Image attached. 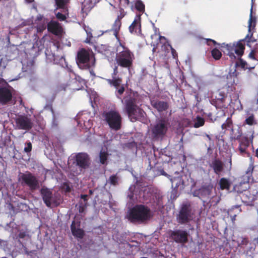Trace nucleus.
Instances as JSON below:
<instances>
[{
    "instance_id": "nucleus-31",
    "label": "nucleus",
    "mask_w": 258,
    "mask_h": 258,
    "mask_svg": "<svg viewBox=\"0 0 258 258\" xmlns=\"http://www.w3.org/2000/svg\"><path fill=\"white\" fill-rule=\"evenodd\" d=\"M108 157V154L106 151H101L99 153V161L100 163L103 165L107 164Z\"/></svg>"
},
{
    "instance_id": "nucleus-30",
    "label": "nucleus",
    "mask_w": 258,
    "mask_h": 258,
    "mask_svg": "<svg viewBox=\"0 0 258 258\" xmlns=\"http://www.w3.org/2000/svg\"><path fill=\"white\" fill-rule=\"evenodd\" d=\"M232 125L233 122L231 118L228 117L225 122L222 124L221 128L222 130H228V128H231V132H234Z\"/></svg>"
},
{
    "instance_id": "nucleus-57",
    "label": "nucleus",
    "mask_w": 258,
    "mask_h": 258,
    "mask_svg": "<svg viewBox=\"0 0 258 258\" xmlns=\"http://www.w3.org/2000/svg\"><path fill=\"white\" fill-rule=\"evenodd\" d=\"M120 1H122V2H124V4H126L127 5H128L130 4L129 0H120Z\"/></svg>"
},
{
    "instance_id": "nucleus-23",
    "label": "nucleus",
    "mask_w": 258,
    "mask_h": 258,
    "mask_svg": "<svg viewBox=\"0 0 258 258\" xmlns=\"http://www.w3.org/2000/svg\"><path fill=\"white\" fill-rule=\"evenodd\" d=\"M70 0H55L56 9H61L62 13H67L69 11L68 5Z\"/></svg>"
},
{
    "instance_id": "nucleus-10",
    "label": "nucleus",
    "mask_w": 258,
    "mask_h": 258,
    "mask_svg": "<svg viewBox=\"0 0 258 258\" xmlns=\"http://www.w3.org/2000/svg\"><path fill=\"white\" fill-rule=\"evenodd\" d=\"M15 123L18 130L29 131L33 126L31 119L27 115H18L15 118Z\"/></svg>"
},
{
    "instance_id": "nucleus-2",
    "label": "nucleus",
    "mask_w": 258,
    "mask_h": 258,
    "mask_svg": "<svg viewBox=\"0 0 258 258\" xmlns=\"http://www.w3.org/2000/svg\"><path fill=\"white\" fill-rule=\"evenodd\" d=\"M115 61L118 66L130 70L133 66L135 55L125 43L119 42L117 47Z\"/></svg>"
},
{
    "instance_id": "nucleus-22",
    "label": "nucleus",
    "mask_w": 258,
    "mask_h": 258,
    "mask_svg": "<svg viewBox=\"0 0 258 258\" xmlns=\"http://www.w3.org/2000/svg\"><path fill=\"white\" fill-rule=\"evenodd\" d=\"M71 230L72 234L77 238L82 239L85 235V232L83 229L80 228H76L75 221H73L71 225Z\"/></svg>"
},
{
    "instance_id": "nucleus-7",
    "label": "nucleus",
    "mask_w": 258,
    "mask_h": 258,
    "mask_svg": "<svg viewBox=\"0 0 258 258\" xmlns=\"http://www.w3.org/2000/svg\"><path fill=\"white\" fill-rule=\"evenodd\" d=\"M222 47L225 48L224 52L227 55H229L232 59H235L236 58L235 54H237V56L241 57L244 53L245 49L244 45L241 42V41H239L236 44H222Z\"/></svg>"
},
{
    "instance_id": "nucleus-44",
    "label": "nucleus",
    "mask_w": 258,
    "mask_h": 258,
    "mask_svg": "<svg viewBox=\"0 0 258 258\" xmlns=\"http://www.w3.org/2000/svg\"><path fill=\"white\" fill-rule=\"evenodd\" d=\"M247 147H245L244 146L241 145L239 144L238 150L240 152L241 155H243L244 154L246 153V150L247 149Z\"/></svg>"
},
{
    "instance_id": "nucleus-37",
    "label": "nucleus",
    "mask_w": 258,
    "mask_h": 258,
    "mask_svg": "<svg viewBox=\"0 0 258 258\" xmlns=\"http://www.w3.org/2000/svg\"><path fill=\"white\" fill-rule=\"evenodd\" d=\"M244 124H248L249 125H253L256 124V122L254 119L253 114H251L247 117L244 120Z\"/></svg>"
},
{
    "instance_id": "nucleus-14",
    "label": "nucleus",
    "mask_w": 258,
    "mask_h": 258,
    "mask_svg": "<svg viewBox=\"0 0 258 258\" xmlns=\"http://www.w3.org/2000/svg\"><path fill=\"white\" fill-rule=\"evenodd\" d=\"M107 83L116 89V95L121 96L125 91V87L123 84H121L122 79L121 78L117 77L112 79H106Z\"/></svg>"
},
{
    "instance_id": "nucleus-50",
    "label": "nucleus",
    "mask_w": 258,
    "mask_h": 258,
    "mask_svg": "<svg viewBox=\"0 0 258 258\" xmlns=\"http://www.w3.org/2000/svg\"><path fill=\"white\" fill-rule=\"evenodd\" d=\"M118 73V67L117 66H115L113 69V73L111 75L112 78H117V77H116Z\"/></svg>"
},
{
    "instance_id": "nucleus-26",
    "label": "nucleus",
    "mask_w": 258,
    "mask_h": 258,
    "mask_svg": "<svg viewBox=\"0 0 258 258\" xmlns=\"http://www.w3.org/2000/svg\"><path fill=\"white\" fill-rule=\"evenodd\" d=\"M121 24V21L117 20H115L113 24H112L111 31L113 32V35L116 37H117L118 35L119 32L120 30Z\"/></svg>"
},
{
    "instance_id": "nucleus-56",
    "label": "nucleus",
    "mask_w": 258,
    "mask_h": 258,
    "mask_svg": "<svg viewBox=\"0 0 258 258\" xmlns=\"http://www.w3.org/2000/svg\"><path fill=\"white\" fill-rule=\"evenodd\" d=\"M212 116V113H209L208 114V117H209V119L211 120V122H214L216 120V118H214V119H213V117H211Z\"/></svg>"
},
{
    "instance_id": "nucleus-28",
    "label": "nucleus",
    "mask_w": 258,
    "mask_h": 258,
    "mask_svg": "<svg viewBox=\"0 0 258 258\" xmlns=\"http://www.w3.org/2000/svg\"><path fill=\"white\" fill-rule=\"evenodd\" d=\"M256 25V18L252 16V9H250V13L249 16V19L248 20V32L250 33L251 31H253V30L255 29Z\"/></svg>"
},
{
    "instance_id": "nucleus-11",
    "label": "nucleus",
    "mask_w": 258,
    "mask_h": 258,
    "mask_svg": "<svg viewBox=\"0 0 258 258\" xmlns=\"http://www.w3.org/2000/svg\"><path fill=\"white\" fill-rule=\"evenodd\" d=\"M75 163L81 170L88 169L91 164L89 155L84 152H80L75 156Z\"/></svg>"
},
{
    "instance_id": "nucleus-43",
    "label": "nucleus",
    "mask_w": 258,
    "mask_h": 258,
    "mask_svg": "<svg viewBox=\"0 0 258 258\" xmlns=\"http://www.w3.org/2000/svg\"><path fill=\"white\" fill-rule=\"evenodd\" d=\"M87 203L83 204L82 202H80L78 208L79 213H83L87 207Z\"/></svg>"
},
{
    "instance_id": "nucleus-52",
    "label": "nucleus",
    "mask_w": 258,
    "mask_h": 258,
    "mask_svg": "<svg viewBox=\"0 0 258 258\" xmlns=\"http://www.w3.org/2000/svg\"><path fill=\"white\" fill-rule=\"evenodd\" d=\"M81 198L84 200V201L85 202L84 203L87 204V201H88V195H81Z\"/></svg>"
},
{
    "instance_id": "nucleus-29",
    "label": "nucleus",
    "mask_w": 258,
    "mask_h": 258,
    "mask_svg": "<svg viewBox=\"0 0 258 258\" xmlns=\"http://www.w3.org/2000/svg\"><path fill=\"white\" fill-rule=\"evenodd\" d=\"M135 8L140 13H143L145 12V6L141 0H136L135 2Z\"/></svg>"
},
{
    "instance_id": "nucleus-33",
    "label": "nucleus",
    "mask_w": 258,
    "mask_h": 258,
    "mask_svg": "<svg viewBox=\"0 0 258 258\" xmlns=\"http://www.w3.org/2000/svg\"><path fill=\"white\" fill-rule=\"evenodd\" d=\"M242 131L240 126H239L237 130V133L236 134H234L232 132L231 134V138L234 140H240L241 138H242Z\"/></svg>"
},
{
    "instance_id": "nucleus-64",
    "label": "nucleus",
    "mask_w": 258,
    "mask_h": 258,
    "mask_svg": "<svg viewBox=\"0 0 258 258\" xmlns=\"http://www.w3.org/2000/svg\"><path fill=\"white\" fill-rule=\"evenodd\" d=\"M27 3H31L34 1V0H25Z\"/></svg>"
},
{
    "instance_id": "nucleus-18",
    "label": "nucleus",
    "mask_w": 258,
    "mask_h": 258,
    "mask_svg": "<svg viewBox=\"0 0 258 258\" xmlns=\"http://www.w3.org/2000/svg\"><path fill=\"white\" fill-rule=\"evenodd\" d=\"M43 201L48 207H50L53 199L52 191L47 188H42L40 190Z\"/></svg>"
},
{
    "instance_id": "nucleus-38",
    "label": "nucleus",
    "mask_w": 258,
    "mask_h": 258,
    "mask_svg": "<svg viewBox=\"0 0 258 258\" xmlns=\"http://www.w3.org/2000/svg\"><path fill=\"white\" fill-rule=\"evenodd\" d=\"M56 18L57 20L60 21H63L66 20L67 17L69 16V11L67 13H61L60 12H58L55 14Z\"/></svg>"
},
{
    "instance_id": "nucleus-34",
    "label": "nucleus",
    "mask_w": 258,
    "mask_h": 258,
    "mask_svg": "<svg viewBox=\"0 0 258 258\" xmlns=\"http://www.w3.org/2000/svg\"><path fill=\"white\" fill-rule=\"evenodd\" d=\"M211 55L215 60H219L222 56V53L219 49L215 48L211 51Z\"/></svg>"
},
{
    "instance_id": "nucleus-49",
    "label": "nucleus",
    "mask_w": 258,
    "mask_h": 258,
    "mask_svg": "<svg viewBox=\"0 0 258 258\" xmlns=\"http://www.w3.org/2000/svg\"><path fill=\"white\" fill-rule=\"evenodd\" d=\"M43 19V16L41 14H39L37 15L35 20V24H37L38 23L42 22L43 21H42Z\"/></svg>"
},
{
    "instance_id": "nucleus-13",
    "label": "nucleus",
    "mask_w": 258,
    "mask_h": 258,
    "mask_svg": "<svg viewBox=\"0 0 258 258\" xmlns=\"http://www.w3.org/2000/svg\"><path fill=\"white\" fill-rule=\"evenodd\" d=\"M170 236L178 243L184 244L188 241V233L185 230L178 229L171 231Z\"/></svg>"
},
{
    "instance_id": "nucleus-46",
    "label": "nucleus",
    "mask_w": 258,
    "mask_h": 258,
    "mask_svg": "<svg viewBox=\"0 0 258 258\" xmlns=\"http://www.w3.org/2000/svg\"><path fill=\"white\" fill-rule=\"evenodd\" d=\"M125 147L128 149H133L136 147V144L135 142L127 143L125 144Z\"/></svg>"
},
{
    "instance_id": "nucleus-21",
    "label": "nucleus",
    "mask_w": 258,
    "mask_h": 258,
    "mask_svg": "<svg viewBox=\"0 0 258 258\" xmlns=\"http://www.w3.org/2000/svg\"><path fill=\"white\" fill-rule=\"evenodd\" d=\"M151 105L159 112L166 111L169 106L167 102L158 100L151 101Z\"/></svg>"
},
{
    "instance_id": "nucleus-55",
    "label": "nucleus",
    "mask_w": 258,
    "mask_h": 258,
    "mask_svg": "<svg viewBox=\"0 0 258 258\" xmlns=\"http://www.w3.org/2000/svg\"><path fill=\"white\" fill-rule=\"evenodd\" d=\"M171 52L172 53V55H173V56L174 58H175L177 56V54L176 53V51L172 47H171Z\"/></svg>"
},
{
    "instance_id": "nucleus-6",
    "label": "nucleus",
    "mask_w": 258,
    "mask_h": 258,
    "mask_svg": "<svg viewBox=\"0 0 258 258\" xmlns=\"http://www.w3.org/2000/svg\"><path fill=\"white\" fill-rule=\"evenodd\" d=\"M102 116L104 120L109 127L114 131H118L121 127L122 117L119 113L115 110L104 112Z\"/></svg>"
},
{
    "instance_id": "nucleus-3",
    "label": "nucleus",
    "mask_w": 258,
    "mask_h": 258,
    "mask_svg": "<svg viewBox=\"0 0 258 258\" xmlns=\"http://www.w3.org/2000/svg\"><path fill=\"white\" fill-rule=\"evenodd\" d=\"M152 217L150 209L143 205H137L132 208L127 215L128 220L132 223H142Z\"/></svg>"
},
{
    "instance_id": "nucleus-42",
    "label": "nucleus",
    "mask_w": 258,
    "mask_h": 258,
    "mask_svg": "<svg viewBox=\"0 0 258 258\" xmlns=\"http://www.w3.org/2000/svg\"><path fill=\"white\" fill-rule=\"evenodd\" d=\"M35 24L36 25V28L38 33L42 32L46 28V25L44 21H43L42 22L38 23L37 24Z\"/></svg>"
},
{
    "instance_id": "nucleus-36",
    "label": "nucleus",
    "mask_w": 258,
    "mask_h": 258,
    "mask_svg": "<svg viewBox=\"0 0 258 258\" xmlns=\"http://www.w3.org/2000/svg\"><path fill=\"white\" fill-rule=\"evenodd\" d=\"M237 65L239 66V67H240L242 69H243L244 70H246V69L250 70V69L254 68V67H248L247 62L245 60H244L243 59H242L241 57H240L239 58L238 63H237Z\"/></svg>"
},
{
    "instance_id": "nucleus-54",
    "label": "nucleus",
    "mask_w": 258,
    "mask_h": 258,
    "mask_svg": "<svg viewBox=\"0 0 258 258\" xmlns=\"http://www.w3.org/2000/svg\"><path fill=\"white\" fill-rule=\"evenodd\" d=\"M26 233L23 232H20L18 236L20 238H24L26 236Z\"/></svg>"
},
{
    "instance_id": "nucleus-53",
    "label": "nucleus",
    "mask_w": 258,
    "mask_h": 258,
    "mask_svg": "<svg viewBox=\"0 0 258 258\" xmlns=\"http://www.w3.org/2000/svg\"><path fill=\"white\" fill-rule=\"evenodd\" d=\"M253 168H254L253 166L252 165H250L248 167V168L247 169V171H246V173H247V174L249 173H251L252 172Z\"/></svg>"
},
{
    "instance_id": "nucleus-25",
    "label": "nucleus",
    "mask_w": 258,
    "mask_h": 258,
    "mask_svg": "<svg viewBox=\"0 0 258 258\" xmlns=\"http://www.w3.org/2000/svg\"><path fill=\"white\" fill-rule=\"evenodd\" d=\"M231 185L230 180L225 177L221 178L219 181V188L221 190H229Z\"/></svg>"
},
{
    "instance_id": "nucleus-58",
    "label": "nucleus",
    "mask_w": 258,
    "mask_h": 258,
    "mask_svg": "<svg viewBox=\"0 0 258 258\" xmlns=\"http://www.w3.org/2000/svg\"><path fill=\"white\" fill-rule=\"evenodd\" d=\"M229 165H230V168H231V166H232V159H231V156H230L229 159Z\"/></svg>"
},
{
    "instance_id": "nucleus-40",
    "label": "nucleus",
    "mask_w": 258,
    "mask_h": 258,
    "mask_svg": "<svg viewBox=\"0 0 258 258\" xmlns=\"http://www.w3.org/2000/svg\"><path fill=\"white\" fill-rule=\"evenodd\" d=\"M239 142V144L248 147L250 144L249 140L247 137H243L240 140H237Z\"/></svg>"
},
{
    "instance_id": "nucleus-5",
    "label": "nucleus",
    "mask_w": 258,
    "mask_h": 258,
    "mask_svg": "<svg viewBox=\"0 0 258 258\" xmlns=\"http://www.w3.org/2000/svg\"><path fill=\"white\" fill-rule=\"evenodd\" d=\"M194 212L191 204L189 202L182 203L176 215V221L179 224H187L192 220Z\"/></svg>"
},
{
    "instance_id": "nucleus-12",
    "label": "nucleus",
    "mask_w": 258,
    "mask_h": 258,
    "mask_svg": "<svg viewBox=\"0 0 258 258\" xmlns=\"http://www.w3.org/2000/svg\"><path fill=\"white\" fill-rule=\"evenodd\" d=\"M227 94L223 91L219 90L218 93L216 95L214 98H212L210 102L217 108H226V99Z\"/></svg>"
},
{
    "instance_id": "nucleus-35",
    "label": "nucleus",
    "mask_w": 258,
    "mask_h": 258,
    "mask_svg": "<svg viewBox=\"0 0 258 258\" xmlns=\"http://www.w3.org/2000/svg\"><path fill=\"white\" fill-rule=\"evenodd\" d=\"M235 77L231 74L227 75V85L228 86V88H230V87L232 88L233 87L234 85L235 84Z\"/></svg>"
},
{
    "instance_id": "nucleus-9",
    "label": "nucleus",
    "mask_w": 258,
    "mask_h": 258,
    "mask_svg": "<svg viewBox=\"0 0 258 258\" xmlns=\"http://www.w3.org/2000/svg\"><path fill=\"white\" fill-rule=\"evenodd\" d=\"M20 179L22 182L24 183L32 190H35L39 187V182L37 177L29 171L22 173Z\"/></svg>"
},
{
    "instance_id": "nucleus-16",
    "label": "nucleus",
    "mask_w": 258,
    "mask_h": 258,
    "mask_svg": "<svg viewBox=\"0 0 258 258\" xmlns=\"http://www.w3.org/2000/svg\"><path fill=\"white\" fill-rule=\"evenodd\" d=\"M211 193V188L209 186H202L198 189L195 190L192 195L194 197H198L205 201L209 198Z\"/></svg>"
},
{
    "instance_id": "nucleus-51",
    "label": "nucleus",
    "mask_w": 258,
    "mask_h": 258,
    "mask_svg": "<svg viewBox=\"0 0 258 258\" xmlns=\"http://www.w3.org/2000/svg\"><path fill=\"white\" fill-rule=\"evenodd\" d=\"M211 43H212L214 45H219L216 41L214 40L211 39H207V43L208 45H211Z\"/></svg>"
},
{
    "instance_id": "nucleus-63",
    "label": "nucleus",
    "mask_w": 258,
    "mask_h": 258,
    "mask_svg": "<svg viewBox=\"0 0 258 258\" xmlns=\"http://www.w3.org/2000/svg\"><path fill=\"white\" fill-rule=\"evenodd\" d=\"M206 137H207V138L209 140H211V137L210 136V135H206Z\"/></svg>"
},
{
    "instance_id": "nucleus-4",
    "label": "nucleus",
    "mask_w": 258,
    "mask_h": 258,
    "mask_svg": "<svg viewBox=\"0 0 258 258\" xmlns=\"http://www.w3.org/2000/svg\"><path fill=\"white\" fill-rule=\"evenodd\" d=\"M76 61L80 69L89 70L95 66V58L93 53L82 48L77 53Z\"/></svg>"
},
{
    "instance_id": "nucleus-48",
    "label": "nucleus",
    "mask_w": 258,
    "mask_h": 258,
    "mask_svg": "<svg viewBox=\"0 0 258 258\" xmlns=\"http://www.w3.org/2000/svg\"><path fill=\"white\" fill-rule=\"evenodd\" d=\"M256 50L255 49L252 50L248 54V57L253 60H256L255 58Z\"/></svg>"
},
{
    "instance_id": "nucleus-27",
    "label": "nucleus",
    "mask_w": 258,
    "mask_h": 258,
    "mask_svg": "<svg viewBox=\"0 0 258 258\" xmlns=\"http://www.w3.org/2000/svg\"><path fill=\"white\" fill-rule=\"evenodd\" d=\"M253 32L254 31H251L250 33L248 32L245 37L243 39L240 40V41H241L242 43V41H246V45L250 47L251 43H253L256 41V39L253 37Z\"/></svg>"
},
{
    "instance_id": "nucleus-24",
    "label": "nucleus",
    "mask_w": 258,
    "mask_h": 258,
    "mask_svg": "<svg viewBox=\"0 0 258 258\" xmlns=\"http://www.w3.org/2000/svg\"><path fill=\"white\" fill-rule=\"evenodd\" d=\"M96 0H84L82 4V11L83 12L90 11L95 5Z\"/></svg>"
},
{
    "instance_id": "nucleus-19",
    "label": "nucleus",
    "mask_w": 258,
    "mask_h": 258,
    "mask_svg": "<svg viewBox=\"0 0 258 258\" xmlns=\"http://www.w3.org/2000/svg\"><path fill=\"white\" fill-rule=\"evenodd\" d=\"M209 165L213 170L214 172L218 175H220L224 170V163L218 158H215L213 160Z\"/></svg>"
},
{
    "instance_id": "nucleus-59",
    "label": "nucleus",
    "mask_w": 258,
    "mask_h": 258,
    "mask_svg": "<svg viewBox=\"0 0 258 258\" xmlns=\"http://www.w3.org/2000/svg\"><path fill=\"white\" fill-rule=\"evenodd\" d=\"M159 39L160 41H161L162 40H166V38L164 36H159Z\"/></svg>"
},
{
    "instance_id": "nucleus-47",
    "label": "nucleus",
    "mask_w": 258,
    "mask_h": 258,
    "mask_svg": "<svg viewBox=\"0 0 258 258\" xmlns=\"http://www.w3.org/2000/svg\"><path fill=\"white\" fill-rule=\"evenodd\" d=\"M32 150V144L31 142L27 143V146L24 148V151L26 153H29Z\"/></svg>"
},
{
    "instance_id": "nucleus-39",
    "label": "nucleus",
    "mask_w": 258,
    "mask_h": 258,
    "mask_svg": "<svg viewBox=\"0 0 258 258\" xmlns=\"http://www.w3.org/2000/svg\"><path fill=\"white\" fill-rule=\"evenodd\" d=\"M119 178L116 174L112 175L109 177V182L110 184L116 186L118 184Z\"/></svg>"
},
{
    "instance_id": "nucleus-62",
    "label": "nucleus",
    "mask_w": 258,
    "mask_h": 258,
    "mask_svg": "<svg viewBox=\"0 0 258 258\" xmlns=\"http://www.w3.org/2000/svg\"><path fill=\"white\" fill-rule=\"evenodd\" d=\"M255 156L258 158V148L255 151Z\"/></svg>"
},
{
    "instance_id": "nucleus-60",
    "label": "nucleus",
    "mask_w": 258,
    "mask_h": 258,
    "mask_svg": "<svg viewBox=\"0 0 258 258\" xmlns=\"http://www.w3.org/2000/svg\"><path fill=\"white\" fill-rule=\"evenodd\" d=\"M176 22L178 23H179L181 25H183V23H182L181 21L179 19H177V20L176 21Z\"/></svg>"
},
{
    "instance_id": "nucleus-20",
    "label": "nucleus",
    "mask_w": 258,
    "mask_h": 258,
    "mask_svg": "<svg viewBox=\"0 0 258 258\" xmlns=\"http://www.w3.org/2000/svg\"><path fill=\"white\" fill-rule=\"evenodd\" d=\"M48 31L55 35H58L61 34L62 29L58 22L51 21L47 24Z\"/></svg>"
},
{
    "instance_id": "nucleus-17",
    "label": "nucleus",
    "mask_w": 258,
    "mask_h": 258,
    "mask_svg": "<svg viewBox=\"0 0 258 258\" xmlns=\"http://www.w3.org/2000/svg\"><path fill=\"white\" fill-rule=\"evenodd\" d=\"M141 14L136 16L133 22L128 27L129 31L132 34L140 35L141 34Z\"/></svg>"
},
{
    "instance_id": "nucleus-1",
    "label": "nucleus",
    "mask_w": 258,
    "mask_h": 258,
    "mask_svg": "<svg viewBox=\"0 0 258 258\" xmlns=\"http://www.w3.org/2000/svg\"><path fill=\"white\" fill-rule=\"evenodd\" d=\"M125 111L132 122L143 120L146 115L144 110L137 105V97L134 93L124 97Z\"/></svg>"
},
{
    "instance_id": "nucleus-45",
    "label": "nucleus",
    "mask_w": 258,
    "mask_h": 258,
    "mask_svg": "<svg viewBox=\"0 0 258 258\" xmlns=\"http://www.w3.org/2000/svg\"><path fill=\"white\" fill-rule=\"evenodd\" d=\"M249 243L248 239L246 237H243L239 244V246L247 245Z\"/></svg>"
},
{
    "instance_id": "nucleus-15",
    "label": "nucleus",
    "mask_w": 258,
    "mask_h": 258,
    "mask_svg": "<svg viewBox=\"0 0 258 258\" xmlns=\"http://www.w3.org/2000/svg\"><path fill=\"white\" fill-rule=\"evenodd\" d=\"M12 99V93L10 89L7 87H0V103L6 105L11 101Z\"/></svg>"
},
{
    "instance_id": "nucleus-8",
    "label": "nucleus",
    "mask_w": 258,
    "mask_h": 258,
    "mask_svg": "<svg viewBox=\"0 0 258 258\" xmlns=\"http://www.w3.org/2000/svg\"><path fill=\"white\" fill-rule=\"evenodd\" d=\"M169 122L164 118L160 119L152 129V133L156 139L163 138L167 133Z\"/></svg>"
},
{
    "instance_id": "nucleus-41",
    "label": "nucleus",
    "mask_w": 258,
    "mask_h": 258,
    "mask_svg": "<svg viewBox=\"0 0 258 258\" xmlns=\"http://www.w3.org/2000/svg\"><path fill=\"white\" fill-rule=\"evenodd\" d=\"M126 15V12H125L123 8H119V10L117 12V18L115 20L121 21L122 18H123Z\"/></svg>"
},
{
    "instance_id": "nucleus-32",
    "label": "nucleus",
    "mask_w": 258,
    "mask_h": 258,
    "mask_svg": "<svg viewBox=\"0 0 258 258\" xmlns=\"http://www.w3.org/2000/svg\"><path fill=\"white\" fill-rule=\"evenodd\" d=\"M205 119L203 117L198 116L195 119L194 126L196 128H199L203 126L205 124Z\"/></svg>"
},
{
    "instance_id": "nucleus-61",
    "label": "nucleus",
    "mask_w": 258,
    "mask_h": 258,
    "mask_svg": "<svg viewBox=\"0 0 258 258\" xmlns=\"http://www.w3.org/2000/svg\"><path fill=\"white\" fill-rule=\"evenodd\" d=\"M255 1V0H251V9H253V5H254V2Z\"/></svg>"
}]
</instances>
